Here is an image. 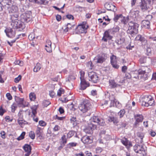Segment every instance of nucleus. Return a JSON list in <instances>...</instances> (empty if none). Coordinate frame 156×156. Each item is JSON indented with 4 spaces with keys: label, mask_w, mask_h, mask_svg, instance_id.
<instances>
[{
    "label": "nucleus",
    "mask_w": 156,
    "mask_h": 156,
    "mask_svg": "<svg viewBox=\"0 0 156 156\" xmlns=\"http://www.w3.org/2000/svg\"><path fill=\"white\" fill-rule=\"evenodd\" d=\"M20 13L17 12L15 13L12 14L10 15V20L12 21L11 25L15 28H21L22 24L20 20H18Z\"/></svg>",
    "instance_id": "f257e3e1"
},
{
    "label": "nucleus",
    "mask_w": 156,
    "mask_h": 156,
    "mask_svg": "<svg viewBox=\"0 0 156 156\" xmlns=\"http://www.w3.org/2000/svg\"><path fill=\"white\" fill-rule=\"evenodd\" d=\"M139 25L132 21L129 23V27L127 32L132 36L137 34L138 32V28Z\"/></svg>",
    "instance_id": "f03ea898"
},
{
    "label": "nucleus",
    "mask_w": 156,
    "mask_h": 156,
    "mask_svg": "<svg viewBox=\"0 0 156 156\" xmlns=\"http://www.w3.org/2000/svg\"><path fill=\"white\" fill-rule=\"evenodd\" d=\"M91 105L87 100H85L83 101L79 106V109L83 112H85L90 109Z\"/></svg>",
    "instance_id": "7ed1b4c3"
},
{
    "label": "nucleus",
    "mask_w": 156,
    "mask_h": 156,
    "mask_svg": "<svg viewBox=\"0 0 156 156\" xmlns=\"http://www.w3.org/2000/svg\"><path fill=\"white\" fill-rule=\"evenodd\" d=\"M20 21L22 23H27L31 20V16L30 12H27L20 16Z\"/></svg>",
    "instance_id": "20e7f679"
},
{
    "label": "nucleus",
    "mask_w": 156,
    "mask_h": 156,
    "mask_svg": "<svg viewBox=\"0 0 156 156\" xmlns=\"http://www.w3.org/2000/svg\"><path fill=\"white\" fill-rule=\"evenodd\" d=\"M15 100L17 104V105L20 107L23 108L28 107L29 105L28 103L24 102V99L23 98H21L15 96Z\"/></svg>",
    "instance_id": "39448f33"
},
{
    "label": "nucleus",
    "mask_w": 156,
    "mask_h": 156,
    "mask_svg": "<svg viewBox=\"0 0 156 156\" xmlns=\"http://www.w3.org/2000/svg\"><path fill=\"white\" fill-rule=\"evenodd\" d=\"M80 73L81 88V89L84 90L87 87L89 86V84L83 78V76L85 74L84 72L81 71L80 72Z\"/></svg>",
    "instance_id": "423d86ee"
},
{
    "label": "nucleus",
    "mask_w": 156,
    "mask_h": 156,
    "mask_svg": "<svg viewBox=\"0 0 156 156\" xmlns=\"http://www.w3.org/2000/svg\"><path fill=\"white\" fill-rule=\"evenodd\" d=\"M90 121L92 123H96L101 126H104L105 124L104 120L100 118L98 116H93L90 119Z\"/></svg>",
    "instance_id": "0eeeda50"
},
{
    "label": "nucleus",
    "mask_w": 156,
    "mask_h": 156,
    "mask_svg": "<svg viewBox=\"0 0 156 156\" xmlns=\"http://www.w3.org/2000/svg\"><path fill=\"white\" fill-rule=\"evenodd\" d=\"M140 6L142 10L144 11L150 8L151 5L147 0H141Z\"/></svg>",
    "instance_id": "6e6552de"
},
{
    "label": "nucleus",
    "mask_w": 156,
    "mask_h": 156,
    "mask_svg": "<svg viewBox=\"0 0 156 156\" xmlns=\"http://www.w3.org/2000/svg\"><path fill=\"white\" fill-rule=\"evenodd\" d=\"M89 80L94 83H96L98 81V77L96 73L94 72L88 73Z\"/></svg>",
    "instance_id": "1a4fd4ad"
},
{
    "label": "nucleus",
    "mask_w": 156,
    "mask_h": 156,
    "mask_svg": "<svg viewBox=\"0 0 156 156\" xmlns=\"http://www.w3.org/2000/svg\"><path fill=\"white\" fill-rule=\"evenodd\" d=\"M88 25H86L84 24H82L78 25L76 29L77 34L86 33L87 32V29L88 28Z\"/></svg>",
    "instance_id": "9d476101"
},
{
    "label": "nucleus",
    "mask_w": 156,
    "mask_h": 156,
    "mask_svg": "<svg viewBox=\"0 0 156 156\" xmlns=\"http://www.w3.org/2000/svg\"><path fill=\"white\" fill-rule=\"evenodd\" d=\"M133 149L136 153L144 154L142 152L145 153V150L142 145L136 144L133 147Z\"/></svg>",
    "instance_id": "9b49d317"
},
{
    "label": "nucleus",
    "mask_w": 156,
    "mask_h": 156,
    "mask_svg": "<svg viewBox=\"0 0 156 156\" xmlns=\"http://www.w3.org/2000/svg\"><path fill=\"white\" fill-rule=\"evenodd\" d=\"M151 98V96L146 95L143 96L142 98V105L145 106H148V103L149 100H150Z\"/></svg>",
    "instance_id": "f8f14e48"
},
{
    "label": "nucleus",
    "mask_w": 156,
    "mask_h": 156,
    "mask_svg": "<svg viewBox=\"0 0 156 156\" xmlns=\"http://www.w3.org/2000/svg\"><path fill=\"white\" fill-rule=\"evenodd\" d=\"M81 140L83 143L88 144L92 143L93 140L91 136H85L82 137Z\"/></svg>",
    "instance_id": "ddd939ff"
},
{
    "label": "nucleus",
    "mask_w": 156,
    "mask_h": 156,
    "mask_svg": "<svg viewBox=\"0 0 156 156\" xmlns=\"http://www.w3.org/2000/svg\"><path fill=\"white\" fill-rule=\"evenodd\" d=\"M105 60V55H98L94 59L95 62L98 63H102L104 62Z\"/></svg>",
    "instance_id": "4468645a"
},
{
    "label": "nucleus",
    "mask_w": 156,
    "mask_h": 156,
    "mask_svg": "<svg viewBox=\"0 0 156 156\" xmlns=\"http://www.w3.org/2000/svg\"><path fill=\"white\" fill-rule=\"evenodd\" d=\"M111 35L112 34H110V31L109 30H106L104 33V37L102 38V39L105 41H107V39H111L113 37Z\"/></svg>",
    "instance_id": "2eb2a0df"
},
{
    "label": "nucleus",
    "mask_w": 156,
    "mask_h": 156,
    "mask_svg": "<svg viewBox=\"0 0 156 156\" xmlns=\"http://www.w3.org/2000/svg\"><path fill=\"white\" fill-rule=\"evenodd\" d=\"M9 13L13 14L19 12L18 7L15 5H12L11 7L7 6Z\"/></svg>",
    "instance_id": "dca6fc26"
},
{
    "label": "nucleus",
    "mask_w": 156,
    "mask_h": 156,
    "mask_svg": "<svg viewBox=\"0 0 156 156\" xmlns=\"http://www.w3.org/2000/svg\"><path fill=\"white\" fill-rule=\"evenodd\" d=\"M134 118L136 120L134 125L136 126L139 122H141L143 119V116L142 115L136 114L134 115Z\"/></svg>",
    "instance_id": "f3484780"
},
{
    "label": "nucleus",
    "mask_w": 156,
    "mask_h": 156,
    "mask_svg": "<svg viewBox=\"0 0 156 156\" xmlns=\"http://www.w3.org/2000/svg\"><path fill=\"white\" fill-rule=\"evenodd\" d=\"M15 28H16L13 27V28L9 30L7 32H6V31L5 30V32H6L7 36L10 38H12L14 37L16 34L15 30ZM16 28L17 29V28Z\"/></svg>",
    "instance_id": "a211bd4d"
},
{
    "label": "nucleus",
    "mask_w": 156,
    "mask_h": 156,
    "mask_svg": "<svg viewBox=\"0 0 156 156\" xmlns=\"http://www.w3.org/2000/svg\"><path fill=\"white\" fill-rule=\"evenodd\" d=\"M110 58L112 66L116 69L118 68L119 66L116 63V56L114 55H112V56L110 57Z\"/></svg>",
    "instance_id": "6ab92c4d"
},
{
    "label": "nucleus",
    "mask_w": 156,
    "mask_h": 156,
    "mask_svg": "<svg viewBox=\"0 0 156 156\" xmlns=\"http://www.w3.org/2000/svg\"><path fill=\"white\" fill-rule=\"evenodd\" d=\"M105 8L108 10L115 11V6L109 3H106L104 5Z\"/></svg>",
    "instance_id": "aec40b11"
},
{
    "label": "nucleus",
    "mask_w": 156,
    "mask_h": 156,
    "mask_svg": "<svg viewBox=\"0 0 156 156\" xmlns=\"http://www.w3.org/2000/svg\"><path fill=\"white\" fill-rule=\"evenodd\" d=\"M136 39L137 41H140L143 45H145L147 43V41L145 39L140 35H138L136 37Z\"/></svg>",
    "instance_id": "412c9836"
},
{
    "label": "nucleus",
    "mask_w": 156,
    "mask_h": 156,
    "mask_svg": "<svg viewBox=\"0 0 156 156\" xmlns=\"http://www.w3.org/2000/svg\"><path fill=\"white\" fill-rule=\"evenodd\" d=\"M122 143L127 147H132V145L131 142L128 140L126 138H124L121 140Z\"/></svg>",
    "instance_id": "4be33fe9"
},
{
    "label": "nucleus",
    "mask_w": 156,
    "mask_h": 156,
    "mask_svg": "<svg viewBox=\"0 0 156 156\" xmlns=\"http://www.w3.org/2000/svg\"><path fill=\"white\" fill-rule=\"evenodd\" d=\"M112 35H114L118 32L119 30V27L118 26L114 27L112 29H108Z\"/></svg>",
    "instance_id": "5701e85b"
},
{
    "label": "nucleus",
    "mask_w": 156,
    "mask_h": 156,
    "mask_svg": "<svg viewBox=\"0 0 156 156\" xmlns=\"http://www.w3.org/2000/svg\"><path fill=\"white\" fill-rule=\"evenodd\" d=\"M41 128L38 127L36 131L37 136L40 139H41L43 137L42 132L41 131Z\"/></svg>",
    "instance_id": "b1692460"
},
{
    "label": "nucleus",
    "mask_w": 156,
    "mask_h": 156,
    "mask_svg": "<svg viewBox=\"0 0 156 156\" xmlns=\"http://www.w3.org/2000/svg\"><path fill=\"white\" fill-rule=\"evenodd\" d=\"M2 6H5L6 7H7L6 6L11 5L12 4V1L11 0H2Z\"/></svg>",
    "instance_id": "393cba45"
},
{
    "label": "nucleus",
    "mask_w": 156,
    "mask_h": 156,
    "mask_svg": "<svg viewBox=\"0 0 156 156\" xmlns=\"http://www.w3.org/2000/svg\"><path fill=\"white\" fill-rule=\"evenodd\" d=\"M141 23L144 26L146 27L147 29L150 27V22L148 20H144L142 21Z\"/></svg>",
    "instance_id": "a878e982"
},
{
    "label": "nucleus",
    "mask_w": 156,
    "mask_h": 156,
    "mask_svg": "<svg viewBox=\"0 0 156 156\" xmlns=\"http://www.w3.org/2000/svg\"><path fill=\"white\" fill-rule=\"evenodd\" d=\"M141 68L143 69V71L146 73V76H147L148 74L151 71L150 69L147 66H141Z\"/></svg>",
    "instance_id": "bb28decb"
},
{
    "label": "nucleus",
    "mask_w": 156,
    "mask_h": 156,
    "mask_svg": "<svg viewBox=\"0 0 156 156\" xmlns=\"http://www.w3.org/2000/svg\"><path fill=\"white\" fill-rule=\"evenodd\" d=\"M30 2H33L38 5L43 4L45 2L44 0H29Z\"/></svg>",
    "instance_id": "cd10ccee"
},
{
    "label": "nucleus",
    "mask_w": 156,
    "mask_h": 156,
    "mask_svg": "<svg viewBox=\"0 0 156 156\" xmlns=\"http://www.w3.org/2000/svg\"><path fill=\"white\" fill-rule=\"evenodd\" d=\"M109 85L112 88H114L119 86V85L116 84L114 80H111L109 81Z\"/></svg>",
    "instance_id": "c85d7f7f"
},
{
    "label": "nucleus",
    "mask_w": 156,
    "mask_h": 156,
    "mask_svg": "<svg viewBox=\"0 0 156 156\" xmlns=\"http://www.w3.org/2000/svg\"><path fill=\"white\" fill-rule=\"evenodd\" d=\"M23 148L26 152H31V146L28 144H25Z\"/></svg>",
    "instance_id": "c756f323"
},
{
    "label": "nucleus",
    "mask_w": 156,
    "mask_h": 156,
    "mask_svg": "<svg viewBox=\"0 0 156 156\" xmlns=\"http://www.w3.org/2000/svg\"><path fill=\"white\" fill-rule=\"evenodd\" d=\"M108 120L110 122H113L114 123H117L118 122V119L116 117H109Z\"/></svg>",
    "instance_id": "7c9ffc66"
},
{
    "label": "nucleus",
    "mask_w": 156,
    "mask_h": 156,
    "mask_svg": "<svg viewBox=\"0 0 156 156\" xmlns=\"http://www.w3.org/2000/svg\"><path fill=\"white\" fill-rule=\"evenodd\" d=\"M87 126L89 127V128L91 129L93 131L96 128V125L90 121L88 123Z\"/></svg>",
    "instance_id": "2f4dec72"
},
{
    "label": "nucleus",
    "mask_w": 156,
    "mask_h": 156,
    "mask_svg": "<svg viewBox=\"0 0 156 156\" xmlns=\"http://www.w3.org/2000/svg\"><path fill=\"white\" fill-rule=\"evenodd\" d=\"M84 131L87 134H92L93 133V130L87 126L84 129Z\"/></svg>",
    "instance_id": "473e14b6"
},
{
    "label": "nucleus",
    "mask_w": 156,
    "mask_h": 156,
    "mask_svg": "<svg viewBox=\"0 0 156 156\" xmlns=\"http://www.w3.org/2000/svg\"><path fill=\"white\" fill-rule=\"evenodd\" d=\"M41 68V65L39 63H37L34 69V71L37 72L39 71Z\"/></svg>",
    "instance_id": "72a5a7b5"
},
{
    "label": "nucleus",
    "mask_w": 156,
    "mask_h": 156,
    "mask_svg": "<svg viewBox=\"0 0 156 156\" xmlns=\"http://www.w3.org/2000/svg\"><path fill=\"white\" fill-rule=\"evenodd\" d=\"M122 14L115 15L114 18V20L115 22H117L119 19H121L122 18Z\"/></svg>",
    "instance_id": "f704fd0d"
},
{
    "label": "nucleus",
    "mask_w": 156,
    "mask_h": 156,
    "mask_svg": "<svg viewBox=\"0 0 156 156\" xmlns=\"http://www.w3.org/2000/svg\"><path fill=\"white\" fill-rule=\"evenodd\" d=\"M130 17L131 19H133L135 21L137 20L136 15L134 12H132L131 13Z\"/></svg>",
    "instance_id": "c9c22d12"
},
{
    "label": "nucleus",
    "mask_w": 156,
    "mask_h": 156,
    "mask_svg": "<svg viewBox=\"0 0 156 156\" xmlns=\"http://www.w3.org/2000/svg\"><path fill=\"white\" fill-rule=\"evenodd\" d=\"M65 118V116H63L61 117H58L57 115H56L53 117V119H57L59 120H62L64 119Z\"/></svg>",
    "instance_id": "e433bc0d"
},
{
    "label": "nucleus",
    "mask_w": 156,
    "mask_h": 156,
    "mask_svg": "<svg viewBox=\"0 0 156 156\" xmlns=\"http://www.w3.org/2000/svg\"><path fill=\"white\" fill-rule=\"evenodd\" d=\"M137 136L140 138V142L141 143L143 142V139L144 137V135L141 132H138L137 133Z\"/></svg>",
    "instance_id": "4c0bfd02"
},
{
    "label": "nucleus",
    "mask_w": 156,
    "mask_h": 156,
    "mask_svg": "<svg viewBox=\"0 0 156 156\" xmlns=\"http://www.w3.org/2000/svg\"><path fill=\"white\" fill-rule=\"evenodd\" d=\"M75 133V131L73 130L69 131V132L67 133V138H70L74 135Z\"/></svg>",
    "instance_id": "58836bf2"
},
{
    "label": "nucleus",
    "mask_w": 156,
    "mask_h": 156,
    "mask_svg": "<svg viewBox=\"0 0 156 156\" xmlns=\"http://www.w3.org/2000/svg\"><path fill=\"white\" fill-rule=\"evenodd\" d=\"M28 38L30 40L33 41L35 38V34L34 32H32L28 36Z\"/></svg>",
    "instance_id": "ea45409f"
},
{
    "label": "nucleus",
    "mask_w": 156,
    "mask_h": 156,
    "mask_svg": "<svg viewBox=\"0 0 156 156\" xmlns=\"http://www.w3.org/2000/svg\"><path fill=\"white\" fill-rule=\"evenodd\" d=\"M129 19V17H127V18L125 19L124 17H122V18L121 19V21L125 24H126L128 21V20Z\"/></svg>",
    "instance_id": "a19ab883"
},
{
    "label": "nucleus",
    "mask_w": 156,
    "mask_h": 156,
    "mask_svg": "<svg viewBox=\"0 0 156 156\" xmlns=\"http://www.w3.org/2000/svg\"><path fill=\"white\" fill-rule=\"evenodd\" d=\"M125 113V111L124 109L121 110L118 113V115L120 116V118L122 117Z\"/></svg>",
    "instance_id": "79ce46f5"
},
{
    "label": "nucleus",
    "mask_w": 156,
    "mask_h": 156,
    "mask_svg": "<svg viewBox=\"0 0 156 156\" xmlns=\"http://www.w3.org/2000/svg\"><path fill=\"white\" fill-rule=\"evenodd\" d=\"M147 58L145 57H142L140 59L139 61L141 64L146 62Z\"/></svg>",
    "instance_id": "37998d69"
},
{
    "label": "nucleus",
    "mask_w": 156,
    "mask_h": 156,
    "mask_svg": "<svg viewBox=\"0 0 156 156\" xmlns=\"http://www.w3.org/2000/svg\"><path fill=\"white\" fill-rule=\"evenodd\" d=\"M25 133H26L25 132H23L20 136L17 138V140H20L23 139Z\"/></svg>",
    "instance_id": "c03bdc74"
},
{
    "label": "nucleus",
    "mask_w": 156,
    "mask_h": 156,
    "mask_svg": "<svg viewBox=\"0 0 156 156\" xmlns=\"http://www.w3.org/2000/svg\"><path fill=\"white\" fill-rule=\"evenodd\" d=\"M31 109L32 110V114H33L34 116H35L37 113V112L36 111V110L37 109V107H36V106L32 107L31 108Z\"/></svg>",
    "instance_id": "a18cd8bd"
},
{
    "label": "nucleus",
    "mask_w": 156,
    "mask_h": 156,
    "mask_svg": "<svg viewBox=\"0 0 156 156\" xmlns=\"http://www.w3.org/2000/svg\"><path fill=\"white\" fill-rule=\"evenodd\" d=\"M17 108V105L16 104L14 103L11 106L12 112H14L16 108Z\"/></svg>",
    "instance_id": "49530a36"
},
{
    "label": "nucleus",
    "mask_w": 156,
    "mask_h": 156,
    "mask_svg": "<svg viewBox=\"0 0 156 156\" xmlns=\"http://www.w3.org/2000/svg\"><path fill=\"white\" fill-rule=\"evenodd\" d=\"M29 136L32 139H34L35 138V133L33 131H30L29 133Z\"/></svg>",
    "instance_id": "de8ad7c7"
},
{
    "label": "nucleus",
    "mask_w": 156,
    "mask_h": 156,
    "mask_svg": "<svg viewBox=\"0 0 156 156\" xmlns=\"http://www.w3.org/2000/svg\"><path fill=\"white\" fill-rule=\"evenodd\" d=\"M77 145V143L73 142L69 143L67 144V145L70 148L72 147H76Z\"/></svg>",
    "instance_id": "09e8293b"
},
{
    "label": "nucleus",
    "mask_w": 156,
    "mask_h": 156,
    "mask_svg": "<svg viewBox=\"0 0 156 156\" xmlns=\"http://www.w3.org/2000/svg\"><path fill=\"white\" fill-rule=\"evenodd\" d=\"M30 99L31 101H34L35 99V95L34 93H31L29 95Z\"/></svg>",
    "instance_id": "8fccbe9b"
},
{
    "label": "nucleus",
    "mask_w": 156,
    "mask_h": 156,
    "mask_svg": "<svg viewBox=\"0 0 156 156\" xmlns=\"http://www.w3.org/2000/svg\"><path fill=\"white\" fill-rule=\"evenodd\" d=\"M76 79L74 76L73 75H71L69 76L67 78V81L69 82H70L71 80H75Z\"/></svg>",
    "instance_id": "3c124183"
},
{
    "label": "nucleus",
    "mask_w": 156,
    "mask_h": 156,
    "mask_svg": "<svg viewBox=\"0 0 156 156\" xmlns=\"http://www.w3.org/2000/svg\"><path fill=\"white\" fill-rule=\"evenodd\" d=\"M154 103V100L153 98H152V96H151V98L150 100H149V101L148 102V106L149 105H152Z\"/></svg>",
    "instance_id": "603ef678"
},
{
    "label": "nucleus",
    "mask_w": 156,
    "mask_h": 156,
    "mask_svg": "<svg viewBox=\"0 0 156 156\" xmlns=\"http://www.w3.org/2000/svg\"><path fill=\"white\" fill-rule=\"evenodd\" d=\"M62 143L64 145L67 142V140L66 138V136L65 135H63L61 138Z\"/></svg>",
    "instance_id": "864d4df0"
},
{
    "label": "nucleus",
    "mask_w": 156,
    "mask_h": 156,
    "mask_svg": "<svg viewBox=\"0 0 156 156\" xmlns=\"http://www.w3.org/2000/svg\"><path fill=\"white\" fill-rule=\"evenodd\" d=\"M64 92V90L62 88H60L57 92V95L59 96H61L62 94Z\"/></svg>",
    "instance_id": "5fc2aeb1"
},
{
    "label": "nucleus",
    "mask_w": 156,
    "mask_h": 156,
    "mask_svg": "<svg viewBox=\"0 0 156 156\" xmlns=\"http://www.w3.org/2000/svg\"><path fill=\"white\" fill-rule=\"evenodd\" d=\"M51 104V103L48 101L45 100L43 101V105L44 107H47Z\"/></svg>",
    "instance_id": "6e6d98bb"
},
{
    "label": "nucleus",
    "mask_w": 156,
    "mask_h": 156,
    "mask_svg": "<svg viewBox=\"0 0 156 156\" xmlns=\"http://www.w3.org/2000/svg\"><path fill=\"white\" fill-rule=\"evenodd\" d=\"M39 125L42 126H44L46 125V123L44 121L41 120L39 121Z\"/></svg>",
    "instance_id": "4d7b16f0"
},
{
    "label": "nucleus",
    "mask_w": 156,
    "mask_h": 156,
    "mask_svg": "<svg viewBox=\"0 0 156 156\" xmlns=\"http://www.w3.org/2000/svg\"><path fill=\"white\" fill-rule=\"evenodd\" d=\"M21 76L20 75H19L17 77H16L15 79L14 82L16 83H17L20 80H21Z\"/></svg>",
    "instance_id": "13d9d810"
},
{
    "label": "nucleus",
    "mask_w": 156,
    "mask_h": 156,
    "mask_svg": "<svg viewBox=\"0 0 156 156\" xmlns=\"http://www.w3.org/2000/svg\"><path fill=\"white\" fill-rule=\"evenodd\" d=\"M146 54L148 55H150L151 54V50L150 48H147L146 49Z\"/></svg>",
    "instance_id": "bf43d9fd"
},
{
    "label": "nucleus",
    "mask_w": 156,
    "mask_h": 156,
    "mask_svg": "<svg viewBox=\"0 0 156 156\" xmlns=\"http://www.w3.org/2000/svg\"><path fill=\"white\" fill-rule=\"evenodd\" d=\"M60 129V127L58 125H56L53 129V131L56 132L59 130Z\"/></svg>",
    "instance_id": "052dcab7"
},
{
    "label": "nucleus",
    "mask_w": 156,
    "mask_h": 156,
    "mask_svg": "<svg viewBox=\"0 0 156 156\" xmlns=\"http://www.w3.org/2000/svg\"><path fill=\"white\" fill-rule=\"evenodd\" d=\"M87 66L90 69H92V68L93 66H92V63L91 61L88 62L87 64Z\"/></svg>",
    "instance_id": "680f3d73"
},
{
    "label": "nucleus",
    "mask_w": 156,
    "mask_h": 156,
    "mask_svg": "<svg viewBox=\"0 0 156 156\" xmlns=\"http://www.w3.org/2000/svg\"><path fill=\"white\" fill-rule=\"evenodd\" d=\"M45 47V49L48 52H50L51 51V47L48 46L47 45H46Z\"/></svg>",
    "instance_id": "e2e57ef3"
},
{
    "label": "nucleus",
    "mask_w": 156,
    "mask_h": 156,
    "mask_svg": "<svg viewBox=\"0 0 156 156\" xmlns=\"http://www.w3.org/2000/svg\"><path fill=\"white\" fill-rule=\"evenodd\" d=\"M14 63L16 64L19 65L20 66L23 65V62L20 60L16 61Z\"/></svg>",
    "instance_id": "0e129e2a"
},
{
    "label": "nucleus",
    "mask_w": 156,
    "mask_h": 156,
    "mask_svg": "<svg viewBox=\"0 0 156 156\" xmlns=\"http://www.w3.org/2000/svg\"><path fill=\"white\" fill-rule=\"evenodd\" d=\"M112 106H116V102L114 100H112L111 101V104L110 106V107H112Z\"/></svg>",
    "instance_id": "69168bd1"
},
{
    "label": "nucleus",
    "mask_w": 156,
    "mask_h": 156,
    "mask_svg": "<svg viewBox=\"0 0 156 156\" xmlns=\"http://www.w3.org/2000/svg\"><path fill=\"white\" fill-rule=\"evenodd\" d=\"M5 110L3 109L2 107H1L0 108V115L2 116L3 114L5 112Z\"/></svg>",
    "instance_id": "338daca9"
},
{
    "label": "nucleus",
    "mask_w": 156,
    "mask_h": 156,
    "mask_svg": "<svg viewBox=\"0 0 156 156\" xmlns=\"http://www.w3.org/2000/svg\"><path fill=\"white\" fill-rule=\"evenodd\" d=\"M6 96L9 100H12V96L10 93H7L6 94Z\"/></svg>",
    "instance_id": "774afa93"
}]
</instances>
